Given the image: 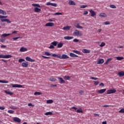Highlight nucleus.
I'll return each mask as SVG.
<instances>
[{"label": "nucleus", "mask_w": 124, "mask_h": 124, "mask_svg": "<svg viewBox=\"0 0 124 124\" xmlns=\"http://www.w3.org/2000/svg\"><path fill=\"white\" fill-rule=\"evenodd\" d=\"M32 6H34V11L37 13H39L41 12V6L39 4H32Z\"/></svg>", "instance_id": "1"}, {"label": "nucleus", "mask_w": 124, "mask_h": 124, "mask_svg": "<svg viewBox=\"0 0 124 124\" xmlns=\"http://www.w3.org/2000/svg\"><path fill=\"white\" fill-rule=\"evenodd\" d=\"M74 35H75L76 36H82L83 35V33L82 32H80L79 31L76 30L73 33Z\"/></svg>", "instance_id": "2"}, {"label": "nucleus", "mask_w": 124, "mask_h": 124, "mask_svg": "<svg viewBox=\"0 0 124 124\" xmlns=\"http://www.w3.org/2000/svg\"><path fill=\"white\" fill-rule=\"evenodd\" d=\"M117 92V90L116 89H110L107 90V94H111V93H115Z\"/></svg>", "instance_id": "3"}, {"label": "nucleus", "mask_w": 124, "mask_h": 124, "mask_svg": "<svg viewBox=\"0 0 124 124\" xmlns=\"http://www.w3.org/2000/svg\"><path fill=\"white\" fill-rule=\"evenodd\" d=\"M13 88H23V85L11 83Z\"/></svg>", "instance_id": "4"}, {"label": "nucleus", "mask_w": 124, "mask_h": 124, "mask_svg": "<svg viewBox=\"0 0 124 124\" xmlns=\"http://www.w3.org/2000/svg\"><path fill=\"white\" fill-rule=\"evenodd\" d=\"M106 92V89H103L98 90L97 93H104Z\"/></svg>", "instance_id": "5"}, {"label": "nucleus", "mask_w": 124, "mask_h": 124, "mask_svg": "<svg viewBox=\"0 0 124 124\" xmlns=\"http://www.w3.org/2000/svg\"><path fill=\"white\" fill-rule=\"evenodd\" d=\"M13 121L16 122V123H21V119L18 117H14Z\"/></svg>", "instance_id": "6"}, {"label": "nucleus", "mask_w": 124, "mask_h": 124, "mask_svg": "<svg viewBox=\"0 0 124 124\" xmlns=\"http://www.w3.org/2000/svg\"><path fill=\"white\" fill-rule=\"evenodd\" d=\"M58 80L60 84H64L65 83V81L62 78H58Z\"/></svg>", "instance_id": "7"}, {"label": "nucleus", "mask_w": 124, "mask_h": 124, "mask_svg": "<svg viewBox=\"0 0 124 124\" xmlns=\"http://www.w3.org/2000/svg\"><path fill=\"white\" fill-rule=\"evenodd\" d=\"M26 60L28 61V62H35V60L34 59H32L31 58L29 57H26Z\"/></svg>", "instance_id": "8"}, {"label": "nucleus", "mask_w": 124, "mask_h": 124, "mask_svg": "<svg viewBox=\"0 0 124 124\" xmlns=\"http://www.w3.org/2000/svg\"><path fill=\"white\" fill-rule=\"evenodd\" d=\"M46 5H51V6H54L55 7H57V4L54 3H51L50 2H48L46 3Z\"/></svg>", "instance_id": "9"}, {"label": "nucleus", "mask_w": 124, "mask_h": 124, "mask_svg": "<svg viewBox=\"0 0 124 124\" xmlns=\"http://www.w3.org/2000/svg\"><path fill=\"white\" fill-rule=\"evenodd\" d=\"M66 59H69V57H68L66 54H62L61 57L62 60H66Z\"/></svg>", "instance_id": "10"}, {"label": "nucleus", "mask_w": 124, "mask_h": 124, "mask_svg": "<svg viewBox=\"0 0 124 124\" xmlns=\"http://www.w3.org/2000/svg\"><path fill=\"white\" fill-rule=\"evenodd\" d=\"M54 23L52 22H48L46 24L45 26L46 27H53L54 26Z\"/></svg>", "instance_id": "11"}, {"label": "nucleus", "mask_w": 124, "mask_h": 124, "mask_svg": "<svg viewBox=\"0 0 124 124\" xmlns=\"http://www.w3.org/2000/svg\"><path fill=\"white\" fill-rule=\"evenodd\" d=\"M1 22H7V23H8L9 24L11 23V21H10V20L7 18L1 19Z\"/></svg>", "instance_id": "12"}, {"label": "nucleus", "mask_w": 124, "mask_h": 124, "mask_svg": "<svg viewBox=\"0 0 124 124\" xmlns=\"http://www.w3.org/2000/svg\"><path fill=\"white\" fill-rule=\"evenodd\" d=\"M90 12L91 14V16L92 17H94V16H95V15H96V14L95 13V12H94V11L91 10H90Z\"/></svg>", "instance_id": "13"}, {"label": "nucleus", "mask_w": 124, "mask_h": 124, "mask_svg": "<svg viewBox=\"0 0 124 124\" xmlns=\"http://www.w3.org/2000/svg\"><path fill=\"white\" fill-rule=\"evenodd\" d=\"M82 52L85 54H90V53H91V50L87 49H82Z\"/></svg>", "instance_id": "14"}, {"label": "nucleus", "mask_w": 124, "mask_h": 124, "mask_svg": "<svg viewBox=\"0 0 124 124\" xmlns=\"http://www.w3.org/2000/svg\"><path fill=\"white\" fill-rule=\"evenodd\" d=\"M103 62H104V60L103 59H101L97 61V64H101L103 63Z\"/></svg>", "instance_id": "15"}, {"label": "nucleus", "mask_w": 124, "mask_h": 124, "mask_svg": "<svg viewBox=\"0 0 124 124\" xmlns=\"http://www.w3.org/2000/svg\"><path fill=\"white\" fill-rule=\"evenodd\" d=\"M21 65L22 66H23V67H28V66H29V62H23Z\"/></svg>", "instance_id": "16"}, {"label": "nucleus", "mask_w": 124, "mask_h": 124, "mask_svg": "<svg viewBox=\"0 0 124 124\" xmlns=\"http://www.w3.org/2000/svg\"><path fill=\"white\" fill-rule=\"evenodd\" d=\"M4 92L7 94H9V95H12V94H13V93H12V92H10L9 90H5Z\"/></svg>", "instance_id": "17"}, {"label": "nucleus", "mask_w": 124, "mask_h": 124, "mask_svg": "<svg viewBox=\"0 0 124 124\" xmlns=\"http://www.w3.org/2000/svg\"><path fill=\"white\" fill-rule=\"evenodd\" d=\"M19 51L20 52H26V51H28V48L22 47L20 48Z\"/></svg>", "instance_id": "18"}, {"label": "nucleus", "mask_w": 124, "mask_h": 124, "mask_svg": "<svg viewBox=\"0 0 124 124\" xmlns=\"http://www.w3.org/2000/svg\"><path fill=\"white\" fill-rule=\"evenodd\" d=\"M70 56L71 57V58H78V55H77L76 54L73 53H70Z\"/></svg>", "instance_id": "19"}, {"label": "nucleus", "mask_w": 124, "mask_h": 124, "mask_svg": "<svg viewBox=\"0 0 124 124\" xmlns=\"http://www.w3.org/2000/svg\"><path fill=\"white\" fill-rule=\"evenodd\" d=\"M74 37L71 36H65L64 37V39H66V40H70V39H73Z\"/></svg>", "instance_id": "20"}, {"label": "nucleus", "mask_w": 124, "mask_h": 124, "mask_svg": "<svg viewBox=\"0 0 124 124\" xmlns=\"http://www.w3.org/2000/svg\"><path fill=\"white\" fill-rule=\"evenodd\" d=\"M118 75H119V77H123V76H124V72L120 71L118 72Z\"/></svg>", "instance_id": "21"}, {"label": "nucleus", "mask_w": 124, "mask_h": 124, "mask_svg": "<svg viewBox=\"0 0 124 124\" xmlns=\"http://www.w3.org/2000/svg\"><path fill=\"white\" fill-rule=\"evenodd\" d=\"M68 4L70 5H76V3L73 0H70L68 2Z\"/></svg>", "instance_id": "22"}, {"label": "nucleus", "mask_w": 124, "mask_h": 124, "mask_svg": "<svg viewBox=\"0 0 124 124\" xmlns=\"http://www.w3.org/2000/svg\"><path fill=\"white\" fill-rule=\"evenodd\" d=\"M71 28V27L66 26V27H64L62 30H63L64 31H69Z\"/></svg>", "instance_id": "23"}, {"label": "nucleus", "mask_w": 124, "mask_h": 124, "mask_svg": "<svg viewBox=\"0 0 124 124\" xmlns=\"http://www.w3.org/2000/svg\"><path fill=\"white\" fill-rule=\"evenodd\" d=\"M52 56V57H57V58H59V59H62V56H61V54L57 55L56 54H53Z\"/></svg>", "instance_id": "24"}, {"label": "nucleus", "mask_w": 124, "mask_h": 124, "mask_svg": "<svg viewBox=\"0 0 124 124\" xmlns=\"http://www.w3.org/2000/svg\"><path fill=\"white\" fill-rule=\"evenodd\" d=\"M45 115H46V116H51L52 115H53V113L51 111H49V112H46L45 113Z\"/></svg>", "instance_id": "25"}, {"label": "nucleus", "mask_w": 124, "mask_h": 124, "mask_svg": "<svg viewBox=\"0 0 124 124\" xmlns=\"http://www.w3.org/2000/svg\"><path fill=\"white\" fill-rule=\"evenodd\" d=\"M63 46V43H60L57 45V48H62Z\"/></svg>", "instance_id": "26"}, {"label": "nucleus", "mask_w": 124, "mask_h": 124, "mask_svg": "<svg viewBox=\"0 0 124 124\" xmlns=\"http://www.w3.org/2000/svg\"><path fill=\"white\" fill-rule=\"evenodd\" d=\"M70 77L68 76H65L63 77V79H64V80H70Z\"/></svg>", "instance_id": "27"}, {"label": "nucleus", "mask_w": 124, "mask_h": 124, "mask_svg": "<svg viewBox=\"0 0 124 124\" xmlns=\"http://www.w3.org/2000/svg\"><path fill=\"white\" fill-rule=\"evenodd\" d=\"M75 27L77 28V29H83V27L80 25H79V23H77V25L75 24Z\"/></svg>", "instance_id": "28"}, {"label": "nucleus", "mask_w": 124, "mask_h": 124, "mask_svg": "<svg viewBox=\"0 0 124 124\" xmlns=\"http://www.w3.org/2000/svg\"><path fill=\"white\" fill-rule=\"evenodd\" d=\"M99 17H100L101 18H102L103 17H106V15L104 13H102L100 15H99Z\"/></svg>", "instance_id": "29"}, {"label": "nucleus", "mask_w": 124, "mask_h": 124, "mask_svg": "<svg viewBox=\"0 0 124 124\" xmlns=\"http://www.w3.org/2000/svg\"><path fill=\"white\" fill-rule=\"evenodd\" d=\"M54 102V101L53 100H47L46 101V103L47 104H51V103H53Z\"/></svg>", "instance_id": "30"}, {"label": "nucleus", "mask_w": 124, "mask_h": 124, "mask_svg": "<svg viewBox=\"0 0 124 124\" xmlns=\"http://www.w3.org/2000/svg\"><path fill=\"white\" fill-rule=\"evenodd\" d=\"M73 52L78 54V55H81V52L78 50H74Z\"/></svg>", "instance_id": "31"}, {"label": "nucleus", "mask_w": 124, "mask_h": 124, "mask_svg": "<svg viewBox=\"0 0 124 124\" xmlns=\"http://www.w3.org/2000/svg\"><path fill=\"white\" fill-rule=\"evenodd\" d=\"M124 59L123 57H116V60L117 61H122V60Z\"/></svg>", "instance_id": "32"}, {"label": "nucleus", "mask_w": 124, "mask_h": 124, "mask_svg": "<svg viewBox=\"0 0 124 124\" xmlns=\"http://www.w3.org/2000/svg\"><path fill=\"white\" fill-rule=\"evenodd\" d=\"M51 44L54 46H57V45H58V42L54 41L53 42L51 43Z\"/></svg>", "instance_id": "33"}, {"label": "nucleus", "mask_w": 124, "mask_h": 124, "mask_svg": "<svg viewBox=\"0 0 124 124\" xmlns=\"http://www.w3.org/2000/svg\"><path fill=\"white\" fill-rule=\"evenodd\" d=\"M10 58H12V56L11 55H5V59H10Z\"/></svg>", "instance_id": "34"}, {"label": "nucleus", "mask_w": 124, "mask_h": 124, "mask_svg": "<svg viewBox=\"0 0 124 124\" xmlns=\"http://www.w3.org/2000/svg\"><path fill=\"white\" fill-rule=\"evenodd\" d=\"M56 80H57V79H56L54 78H51L49 79V81H51V82H56Z\"/></svg>", "instance_id": "35"}, {"label": "nucleus", "mask_w": 124, "mask_h": 124, "mask_svg": "<svg viewBox=\"0 0 124 124\" xmlns=\"http://www.w3.org/2000/svg\"><path fill=\"white\" fill-rule=\"evenodd\" d=\"M77 113H83V110H82V108H80L77 110Z\"/></svg>", "instance_id": "36"}, {"label": "nucleus", "mask_w": 124, "mask_h": 124, "mask_svg": "<svg viewBox=\"0 0 124 124\" xmlns=\"http://www.w3.org/2000/svg\"><path fill=\"white\" fill-rule=\"evenodd\" d=\"M9 35H10V34L8 33V34H2V36H3V37H7V36H9Z\"/></svg>", "instance_id": "37"}, {"label": "nucleus", "mask_w": 124, "mask_h": 124, "mask_svg": "<svg viewBox=\"0 0 124 124\" xmlns=\"http://www.w3.org/2000/svg\"><path fill=\"white\" fill-rule=\"evenodd\" d=\"M34 95H40V94H42L41 92H35L34 93Z\"/></svg>", "instance_id": "38"}, {"label": "nucleus", "mask_w": 124, "mask_h": 124, "mask_svg": "<svg viewBox=\"0 0 124 124\" xmlns=\"http://www.w3.org/2000/svg\"><path fill=\"white\" fill-rule=\"evenodd\" d=\"M10 109H12V110H16V109H17L16 107H15V106H11L10 107Z\"/></svg>", "instance_id": "39"}, {"label": "nucleus", "mask_w": 124, "mask_h": 124, "mask_svg": "<svg viewBox=\"0 0 124 124\" xmlns=\"http://www.w3.org/2000/svg\"><path fill=\"white\" fill-rule=\"evenodd\" d=\"M25 62V59H20L18 60V62L20 63H21V62Z\"/></svg>", "instance_id": "40"}, {"label": "nucleus", "mask_w": 124, "mask_h": 124, "mask_svg": "<svg viewBox=\"0 0 124 124\" xmlns=\"http://www.w3.org/2000/svg\"><path fill=\"white\" fill-rule=\"evenodd\" d=\"M86 7H88L87 5H82L80 6V8H86Z\"/></svg>", "instance_id": "41"}, {"label": "nucleus", "mask_w": 124, "mask_h": 124, "mask_svg": "<svg viewBox=\"0 0 124 124\" xmlns=\"http://www.w3.org/2000/svg\"><path fill=\"white\" fill-rule=\"evenodd\" d=\"M8 113H9L10 114H14V110H9Z\"/></svg>", "instance_id": "42"}, {"label": "nucleus", "mask_w": 124, "mask_h": 124, "mask_svg": "<svg viewBox=\"0 0 124 124\" xmlns=\"http://www.w3.org/2000/svg\"><path fill=\"white\" fill-rule=\"evenodd\" d=\"M6 18H7V16H3L0 15V19H5Z\"/></svg>", "instance_id": "43"}, {"label": "nucleus", "mask_w": 124, "mask_h": 124, "mask_svg": "<svg viewBox=\"0 0 124 124\" xmlns=\"http://www.w3.org/2000/svg\"><path fill=\"white\" fill-rule=\"evenodd\" d=\"M100 46L101 47H103V46H105V43H104V42L101 43V45H100Z\"/></svg>", "instance_id": "44"}, {"label": "nucleus", "mask_w": 124, "mask_h": 124, "mask_svg": "<svg viewBox=\"0 0 124 124\" xmlns=\"http://www.w3.org/2000/svg\"><path fill=\"white\" fill-rule=\"evenodd\" d=\"M109 6L111 8H113V9L116 8V6H115L114 5H110Z\"/></svg>", "instance_id": "45"}, {"label": "nucleus", "mask_w": 124, "mask_h": 124, "mask_svg": "<svg viewBox=\"0 0 124 124\" xmlns=\"http://www.w3.org/2000/svg\"><path fill=\"white\" fill-rule=\"evenodd\" d=\"M45 54H46V56H51V53H49L48 52H45Z\"/></svg>", "instance_id": "46"}, {"label": "nucleus", "mask_w": 124, "mask_h": 124, "mask_svg": "<svg viewBox=\"0 0 124 124\" xmlns=\"http://www.w3.org/2000/svg\"><path fill=\"white\" fill-rule=\"evenodd\" d=\"M94 84L95 86H97V85H98V84H99V81H94Z\"/></svg>", "instance_id": "47"}, {"label": "nucleus", "mask_w": 124, "mask_h": 124, "mask_svg": "<svg viewBox=\"0 0 124 124\" xmlns=\"http://www.w3.org/2000/svg\"><path fill=\"white\" fill-rule=\"evenodd\" d=\"M49 49H54L55 48L54 46L50 45V46L48 47Z\"/></svg>", "instance_id": "48"}, {"label": "nucleus", "mask_w": 124, "mask_h": 124, "mask_svg": "<svg viewBox=\"0 0 124 124\" xmlns=\"http://www.w3.org/2000/svg\"><path fill=\"white\" fill-rule=\"evenodd\" d=\"M5 55L2 54V55H0V58L1 59H5Z\"/></svg>", "instance_id": "49"}, {"label": "nucleus", "mask_w": 124, "mask_h": 124, "mask_svg": "<svg viewBox=\"0 0 124 124\" xmlns=\"http://www.w3.org/2000/svg\"><path fill=\"white\" fill-rule=\"evenodd\" d=\"M119 113H124V108L121 109L119 111Z\"/></svg>", "instance_id": "50"}, {"label": "nucleus", "mask_w": 124, "mask_h": 124, "mask_svg": "<svg viewBox=\"0 0 124 124\" xmlns=\"http://www.w3.org/2000/svg\"><path fill=\"white\" fill-rule=\"evenodd\" d=\"M42 58H44V59H51V57L44 56L43 55H42Z\"/></svg>", "instance_id": "51"}, {"label": "nucleus", "mask_w": 124, "mask_h": 124, "mask_svg": "<svg viewBox=\"0 0 124 124\" xmlns=\"http://www.w3.org/2000/svg\"><path fill=\"white\" fill-rule=\"evenodd\" d=\"M54 15H62V13H56L54 14Z\"/></svg>", "instance_id": "52"}, {"label": "nucleus", "mask_w": 124, "mask_h": 124, "mask_svg": "<svg viewBox=\"0 0 124 124\" xmlns=\"http://www.w3.org/2000/svg\"><path fill=\"white\" fill-rule=\"evenodd\" d=\"M91 79L92 80H98V78H94L93 77H91Z\"/></svg>", "instance_id": "53"}, {"label": "nucleus", "mask_w": 124, "mask_h": 124, "mask_svg": "<svg viewBox=\"0 0 124 124\" xmlns=\"http://www.w3.org/2000/svg\"><path fill=\"white\" fill-rule=\"evenodd\" d=\"M4 41H5V39L2 38L0 39V42L3 43Z\"/></svg>", "instance_id": "54"}, {"label": "nucleus", "mask_w": 124, "mask_h": 124, "mask_svg": "<svg viewBox=\"0 0 124 124\" xmlns=\"http://www.w3.org/2000/svg\"><path fill=\"white\" fill-rule=\"evenodd\" d=\"M99 86L100 87H104V86H105V85L104 84V83L101 82L100 84H99Z\"/></svg>", "instance_id": "55"}, {"label": "nucleus", "mask_w": 124, "mask_h": 124, "mask_svg": "<svg viewBox=\"0 0 124 124\" xmlns=\"http://www.w3.org/2000/svg\"><path fill=\"white\" fill-rule=\"evenodd\" d=\"M105 25H110V22L109 21H106L104 22Z\"/></svg>", "instance_id": "56"}, {"label": "nucleus", "mask_w": 124, "mask_h": 124, "mask_svg": "<svg viewBox=\"0 0 124 124\" xmlns=\"http://www.w3.org/2000/svg\"><path fill=\"white\" fill-rule=\"evenodd\" d=\"M74 42H79V40L77 39H74L73 40Z\"/></svg>", "instance_id": "57"}, {"label": "nucleus", "mask_w": 124, "mask_h": 124, "mask_svg": "<svg viewBox=\"0 0 124 124\" xmlns=\"http://www.w3.org/2000/svg\"><path fill=\"white\" fill-rule=\"evenodd\" d=\"M79 93L80 94H81V95L83 94H84V91H80L79 92Z\"/></svg>", "instance_id": "58"}, {"label": "nucleus", "mask_w": 124, "mask_h": 124, "mask_svg": "<svg viewBox=\"0 0 124 124\" xmlns=\"http://www.w3.org/2000/svg\"><path fill=\"white\" fill-rule=\"evenodd\" d=\"M19 38H20V37H16L13 38V39L14 40H17V39H19Z\"/></svg>", "instance_id": "59"}, {"label": "nucleus", "mask_w": 124, "mask_h": 124, "mask_svg": "<svg viewBox=\"0 0 124 124\" xmlns=\"http://www.w3.org/2000/svg\"><path fill=\"white\" fill-rule=\"evenodd\" d=\"M2 83L6 84V83H8V81H6V80H2Z\"/></svg>", "instance_id": "60"}, {"label": "nucleus", "mask_w": 124, "mask_h": 124, "mask_svg": "<svg viewBox=\"0 0 124 124\" xmlns=\"http://www.w3.org/2000/svg\"><path fill=\"white\" fill-rule=\"evenodd\" d=\"M111 61H112V58H108V59L107 61H108V62H111Z\"/></svg>", "instance_id": "61"}, {"label": "nucleus", "mask_w": 124, "mask_h": 124, "mask_svg": "<svg viewBox=\"0 0 124 124\" xmlns=\"http://www.w3.org/2000/svg\"><path fill=\"white\" fill-rule=\"evenodd\" d=\"M2 15H6V12L3 11V12H2Z\"/></svg>", "instance_id": "62"}, {"label": "nucleus", "mask_w": 124, "mask_h": 124, "mask_svg": "<svg viewBox=\"0 0 124 124\" xmlns=\"http://www.w3.org/2000/svg\"><path fill=\"white\" fill-rule=\"evenodd\" d=\"M4 109H5V108H4L3 107H0V110H4Z\"/></svg>", "instance_id": "63"}, {"label": "nucleus", "mask_w": 124, "mask_h": 124, "mask_svg": "<svg viewBox=\"0 0 124 124\" xmlns=\"http://www.w3.org/2000/svg\"><path fill=\"white\" fill-rule=\"evenodd\" d=\"M0 47L1 48H6V46L4 45H1Z\"/></svg>", "instance_id": "64"}]
</instances>
